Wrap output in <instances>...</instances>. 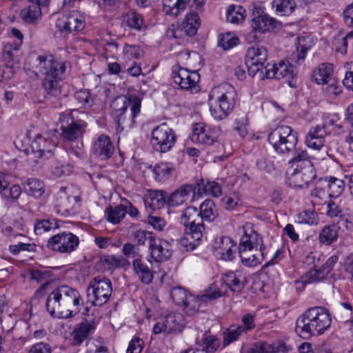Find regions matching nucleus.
I'll use <instances>...</instances> for the list:
<instances>
[{
  "label": "nucleus",
  "instance_id": "nucleus-32",
  "mask_svg": "<svg viewBox=\"0 0 353 353\" xmlns=\"http://www.w3.org/2000/svg\"><path fill=\"white\" fill-rule=\"evenodd\" d=\"M277 25L278 21L267 14L254 17L252 19V28H254V30H258L259 33L270 31L276 28Z\"/></svg>",
  "mask_w": 353,
  "mask_h": 353
},
{
  "label": "nucleus",
  "instance_id": "nucleus-51",
  "mask_svg": "<svg viewBox=\"0 0 353 353\" xmlns=\"http://www.w3.org/2000/svg\"><path fill=\"white\" fill-rule=\"evenodd\" d=\"M327 274L323 272V270L320 268L319 269H313L308 271L305 276H302L301 281H297V285H305L307 283H312L319 282L323 280Z\"/></svg>",
  "mask_w": 353,
  "mask_h": 353
},
{
  "label": "nucleus",
  "instance_id": "nucleus-29",
  "mask_svg": "<svg viewBox=\"0 0 353 353\" xmlns=\"http://www.w3.org/2000/svg\"><path fill=\"white\" fill-rule=\"evenodd\" d=\"M345 229L342 225L332 223L325 226L319 232V243L325 245H330L335 242L339 236V230Z\"/></svg>",
  "mask_w": 353,
  "mask_h": 353
},
{
  "label": "nucleus",
  "instance_id": "nucleus-17",
  "mask_svg": "<svg viewBox=\"0 0 353 353\" xmlns=\"http://www.w3.org/2000/svg\"><path fill=\"white\" fill-rule=\"evenodd\" d=\"M170 296L176 305L183 306L190 314L197 311L200 307L199 301L181 287L173 288Z\"/></svg>",
  "mask_w": 353,
  "mask_h": 353
},
{
  "label": "nucleus",
  "instance_id": "nucleus-49",
  "mask_svg": "<svg viewBox=\"0 0 353 353\" xmlns=\"http://www.w3.org/2000/svg\"><path fill=\"white\" fill-rule=\"evenodd\" d=\"M245 333L243 330L238 325H231L227 328L223 333V343L224 346H227L230 343L238 340L239 336Z\"/></svg>",
  "mask_w": 353,
  "mask_h": 353
},
{
  "label": "nucleus",
  "instance_id": "nucleus-22",
  "mask_svg": "<svg viewBox=\"0 0 353 353\" xmlns=\"http://www.w3.org/2000/svg\"><path fill=\"white\" fill-rule=\"evenodd\" d=\"M181 223L185 229H199L205 231V225L202 223V218L199 216V210L195 207H188L181 215Z\"/></svg>",
  "mask_w": 353,
  "mask_h": 353
},
{
  "label": "nucleus",
  "instance_id": "nucleus-41",
  "mask_svg": "<svg viewBox=\"0 0 353 353\" xmlns=\"http://www.w3.org/2000/svg\"><path fill=\"white\" fill-rule=\"evenodd\" d=\"M310 47V38L309 37L298 38L296 52L291 55V59L296 63H299V61L305 59V54Z\"/></svg>",
  "mask_w": 353,
  "mask_h": 353
},
{
  "label": "nucleus",
  "instance_id": "nucleus-31",
  "mask_svg": "<svg viewBox=\"0 0 353 353\" xmlns=\"http://www.w3.org/2000/svg\"><path fill=\"white\" fill-rule=\"evenodd\" d=\"M312 77L318 84L327 83L330 79L334 78L332 65L329 63H321L313 70Z\"/></svg>",
  "mask_w": 353,
  "mask_h": 353
},
{
  "label": "nucleus",
  "instance_id": "nucleus-33",
  "mask_svg": "<svg viewBox=\"0 0 353 353\" xmlns=\"http://www.w3.org/2000/svg\"><path fill=\"white\" fill-rule=\"evenodd\" d=\"M132 270L138 279L144 284H150L153 279V273L143 260L132 261Z\"/></svg>",
  "mask_w": 353,
  "mask_h": 353
},
{
  "label": "nucleus",
  "instance_id": "nucleus-57",
  "mask_svg": "<svg viewBox=\"0 0 353 353\" xmlns=\"http://www.w3.org/2000/svg\"><path fill=\"white\" fill-rule=\"evenodd\" d=\"M323 85L324 92L331 99L335 98L341 92V87L335 78L330 79L327 83Z\"/></svg>",
  "mask_w": 353,
  "mask_h": 353
},
{
  "label": "nucleus",
  "instance_id": "nucleus-21",
  "mask_svg": "<svg viewBox=\"0 0 353 353\" xmlns=\"http://www.w3.org/2000/svg\"><path fill=\"white\" fill-rule=\"evenodd\" d=\"M199 229H185L183 236L178 240L179 244L185 251H192L202 241L205 231Z\"/></svg>",
  "mask_w": 353,
  "mask_h": 353
},
{
  "label": "nucleus",
  "instance_id": "nucleus-36",
  "mask_svg": "<svg viewBox=\"0 0 353 353\" xmlns=\"http://www.w3.org/2000/svg\"><path fill=\"white\" fill-rule=\"evenodd\" d=\"M168 333L181 332L184 327V319L180 313H172L163 319Z\"/></svg>",
  "mask_w": 353,
  "mask_h": 353
},
{
  "label": "nucleus",
  "instance_id": "nucleus-23",
  "mask_svg": "<svg viewBox=\"0 0 353 353\" xmlns=\"http://www.w3.org/2000/svg\"><path fill=\"white\" fill-rule=\"evenodd\" d=\"M239 256L242 263L248 267H255L260 264L265 257V252L259 249H252L239 246Z\"/></svg>",
  "mask_w": 353,
  "mask_h": 353
},
{
  "label": "nucleus",
  "instance_id": "nucleus-44",
  "mask_svg": "<svg viewBox=\"0 0 353 353\" xmlns=\"http://www.w3.org/2000/svg\"><path fill=\"white\" fill-rule=\"evenodd\" d=\"M199 213V216L202 218V223L203 220L212 221L218 215L214 203L210 199L205 200L201 204Z\"/></svg>",
  "mask_w": 353,
  "mask_h": 353
},
{
  "label": "nucleus",
  "instance_id": "nucleus-20",
  "mask_svg": "<svg viewBox=\"0 0 353 353\" xmlns=\"http://www.w3.org/2000/svg\"><path fill=\"white\" fill-rule=\"evenodd\" d=\"M149 250L150 256L157 262L165 261L172 254L170 244L167 241L160 239H151Z\"/></svg>",
  "mask_w": 353,
  "mask_h": 353
},
{
  "label": "nucleus",
  "instance_id": "nucleus-7",
  "mask_svg": "<svg viewBox=\"0 0 353 353\" xmlns=\"http://www.w3.org/2000/svg\"><path fill=\"white\" fill-rule=\"evenodd\" d=\"M245 282L246 279L242 272L239 270L227 272L221 279V286L219 287L217 283H214L207 291L204 297L216 299L225 295L228 289L233 292H240L244 288Z\"/></svg>",
  "mask_w": 353,
  "mask_h": 353
},
{
  "label": "nucleus",
  "instance_id": "nucleus-45",
  "mask_svg": "<svg viewBox=\"0 0 353 353\" xmlns=\"http://www.w3.org/2000/svg\"><path fill=\"white\" fill-rule=\"evenodd\" d=\"M200 19L196 12H190L186 15L183 23V29L187 35L194 36L196 34L200 26Z\"/></svg>",
  "mask_w": 353,
  "mask_h": 353
},
{
  "label": "nucleus",
  "instance_id": "nucleus-38",
  "mask_svg": "<svg viewBox=\"0 0 353 353\" xmlns=\"http://www.w3.org/2000/svg\"><path fill=\"white\" fill-rule=\"evenodd\" d=\"M327 208V215L330 218L336 219L335 223L342 225L343 228L347 229L350 222L343 216L340 206L334 201H330Z\"/></svg>",
  "mask_w": 353,
  "mask_h": 353
},
{
  "label": "nucleus",
  "instance_id": "nucleus-62",
  "mask_svg": "<svg viewBox=\"0 0 353 353\" xmlns=\"http://www.w3.org/2000/svg\"><path fill=\"white\" fill-rule=\"evenodd\" d=\"M74 98L81 107L91 105L90 94L86 90L77 91L74 94Z\"/></svg>",
  "mask_w": 353,
  "mask_h": 353
},
{
  "label": "nucleus",
  "instance_id": "nucleus-60",
  "mask_svg": "<svg viewBox=\"0 0 353 353\" xmlns=\"http://www.w3.org/2000/svg\"><path fill=\"white\" fill-rule=\"evenodd\" d=\"M235 130L238 132L241 137H245L248 134L247 125L248 120L246 115H241L235 119Z\"/></svg>",
  "mask_w": 353,
  "mask_h": 353
},
{
  "label": "nucleus",
  "instance_id": "nucleus-28",
  "mask_svg": "<svg viewBox=\"0 0 353 353\" xmlns=\"http://www.w3.org/2000/svg\"><path fill=\"white\" fill-rule=\"evenodd\" d=\"M327 134L324 125L312 128L305 138V143L309 148L319 150L324 146L325 137Z\"/></svg>",
  "mask_w": 353,
  "mask_h": 353
},
{
  "label": "nucleus",
  "instance_id": "nucleus-4",
  "mask_svg": "<svg viewBox=\"0 0 353 353\" xmlns=\"http://www.w3.org/2000/svg\"><path fill=\"white\" fill-rule=\"evenodd\" d=\"M141 99L135 95H120L111 103L112 115L118 128H132L141 110Z\"/></svg>",
  "mask_w": 353,
  "mask_h": 353
},
{
  "label": "nucleus",
  "instance_id": "nucleus-56",
  "mask_svg": "<svg viewBox=\"0 0 353 353\" xmlns=\"http://www.w3.org/2000/svg\"><path fill=\"white\" fill-rule=\"evenodd\" d=\"M122 252L125 257L132 259V261L142 259L140 249L137 245L130 243H125L123 246Z\"/></svg>",
  "mask_w": 353,
  "mask_h": 353
},
{
  "label": "nucleus",
  "instance_id": "nucleus-5",
  "mask_svg": "<svg viewBox=\"0 0 353 353\" xmlns=\"http://www.w3.org/2000/svg\"><path fill=\"white\" fill-rule=\"evenodd\" d=\"M236 93L232 85L224 83L214 88L209 99L214 100L219 105V110L210 108V112L214 119L223 120L233 110L236 104Z\"/></svg>",
  "mask_w": 353,
  "mask_h": 353
},
{
  "label": "nucleus",
  "instance_id": "nucleus-14",
  "mask_svg": "<svg viewBox=\"0 0 353 353\" xmlns=\"http://www.w3.org/2000/svg\"><path fill=\"white\" fill-rule=\"evenodd\" d=\"M79 238L69 232H63L49 238L46 247L59 253L69 254L79 245Z\"/></svg>",
  "mask_w": 353,
  "mask_h": 353
},
{
  "label": "nucleus",
  "instance_id": "nucleus-6",
  "mask_svg": "<svg viewBox=\"0 0 353 353\" xmlns=\"http://www.w3.org/2000/svg\"><path fill=\"white\" fill-rule=\"evenodd\" d=\"M268 141L279 154H291L298 143V135L290 126L279 125L268 135Z\"/></svg>",
  "mask_w": 353,
  "mask_h": 353
},
{
  "label": "nucleus",
  "instance_id": "nucleus-3",
  "mask_svg": "<svg viewBox=\"0 0 353 353\" xmlns=\"http://www.w3.org/2000/svg\"><path fill=\"white\" fill-rule=\"evenodd\" d=\"M331 323V316L326 308L310 307L297 319L296 332L303 339H309L322 334L330 327Z\"/></svg>",
  "mask_w": 353,
  "mask_h": 353
},
{
  "label": "nucleus",
  "instance_id": "nucleus-34",
  "mask_svg": "<svg viewBox=\"0 0 353 353\" xmlns=\"http://www.w3.org/2000/svg\"><path fill=\"white\" fill-rule=\"evenodd\" d=\"M239 245L252 249L256 248L263 252L265 250L261 236L254 230H251L250 233H248V230H245Z\"/></svg>",
  "mask_w": 353,
  "mask_h": 353
},
{
  "label": "nucleus",
  "instance_id": "nucleus-15",
  "mask_svg": "<svg viewBox=\"0 0 353 353\" xmlns=\"http://www.w3.org/2000/svg\"><path fill=\"white\" fill-rule=\"evenodd\" d=\"M172 77L174 83L181 89L191 92L199 90V74L195 70H189L179 65L172 67Z\"/></svg>",
  "mask_w": 353,
  "mask_h": 353
},
{
  "label": "nucleus",
  "instance_id": "nucleus-61",
  "mask_svg": "<svg viewBox=\"0 0 353 353\" xmlns=\"http://www.w3.org/2000/svg\"><path fill=\"white\" fill-rule=\"evenodd\" d=\"M36 245L34 243H23L19 241L18 244L10 245L9 250L13 254H18L21 251H35Z\"/></svg>",
  "mask_w": 353,
  "mask_h": 353
},
{
  "label": "nucleus",
  "instance_id": "nucleus-50",
  "mask_svg": "<svg viewBox=\"0 0 353 353\" xmlns=\"http://www.w3.org/2000/svg\"><path fill=\"white\" fill-rule=\"evenodd\" d=\"M163 10L167 14L176 16L185 7V0H162Z\"/></svg>",
  "mask_w": 353,
  "mask_h": 353
},
{
  "label": "nucleus",
  "instance_id": "nucleus-53",
  "mask_svg": "<svg viewBox=\"0 0 353 353\" xmlns=\"http://www.w3.org/2000/svg\"><path fill=\"white\" fill-rule=\"evenodd\" d=\"M59 228L55 219H43L37 221L34 225V231L37 234H42L44 232L54 231Z\"/></svg>",
  "mask_w": 353,
  "mask_h": 353
},
{
  "label": "nucleus",
  "instance_id": "nucleus-48",
  "mask_svg": "<svg viewBox=\"0 0 353 353\" xmlns=\"http://www.w3.org/2000/svg\"><path fill=\"white\" fill-rule=\"evenodd\" d=\"M245 10L241 6L230 5L228 8L226 19L231 23L238 24L245 18Z\"/></svg>",
  "mask_w": 353,
  "mask_h": 353
},
{
  "label": "nucleus",
  "instance_id": "nucleus-54",
  "mask_svg": "<svg viewBox=\"0 0 353 353\" xmlns=\"http://www.w3.org/2000/svg\"><path fill=\"white\" fill-rule=\"evenodd\" d=\"M239 38L232 33L223 34L219 39V46L225 50L231 49L239 43Z\"/></svg>",
  "mask_w": 353,
  "mask_h": 353
},
{
  "label": "nucleus",
  "instance_id": "nucleus-35",
  "mask_svg": "<svg viewBox=\"0 0 353 353\" xmlns=\"http://www.w3.org/2000/svg\"><path fill=\"white\" fill-rule=\"evenodd\" d=\"M145 168H148L154 175V179L157 181H164L170 178L174 168L168 163H160L155 166L145 163L143 165Z\"/></svg>",
  "mask_w": 353,
  "mask_h": 353
},
{
  "label": "nucleus",
  "instance_id": "nucleus-37",
  "mask_svg": "<svg viewBox=\"0 0 353 353\" xmlns=\"http://www.w3.org/2000/svg\"><path fill=\"white\" fill-rule=\"evenodd\" d=\"M23 185L24 191L35 198H40L45 192L44 183L38 179H28Z\"/></svg>",
  "mask_w": 353,
  "mask_h": 353
},
{
  "label": "nucleus",
  "instance_id": "nucleus-58",
  "mask_svg": "<svg viewBox=\"0 0 353 353\" xmlns=\"http://www.w3.org/2000/svg\"><path fill=\"white\" fill-rule=\"evenodd\" d=\"M296 221L299 223L316 225L318 223V216L314 211L305 210L298 214Z\"/></svg>",
  "mask_w": 353,
  "mask_h": 353
},
{
  "label": "nucleus",
  "instance_id": "nucleus-11",
  "mask_svg": "<svg viewBox=\"0 0 353 353\" xmlns=\"http://www.w3.org/2000/svg\"><path fill=\"white\" fill-rule=\"evenodd\" d=\"M150 142L155 151L165 153L174 146L176 137L172 128L162 123L152 130Z\"/></svg>",
  "mask_w": 353,
  "mask_h": 353
},
{
  "label": "nucleus",
  "instance_id": "nucleus-9",
  "mask_svg": "<svg viewBox=\"0 0 353 353\" xmlns=\"http://www.w3.org/2000/svg\"><path fill=\"white\" fill-rule=\"evenodd\" d=\"M112 283L102 276L92 279L87 290L88 301L95 306H102L110 299L112 294Z\"/></svg>",
  "mask_w": 353,
  "mask_h": 353
},
{
  "label": "nucleus",
  "instance_id": "nucleus-55",
  "mask_svg": "<svg viewBox=\"0 0 353 353\" xmlns=\"http://www.w3.org/2000/svg\"><path fill=\"white\" fill-rule=\"evenodd\" d=\"M13 50H14V49L13 48V45L11 42H8L4 46L3 58L6 65L9 68H12L14 63H18V59Z\"/></svg>",
  "mask_w": 353,
  "mask_h": 353
},
{
  "label": "nucleus",
  "instance_id": "nucleus-8",
  "mask_svg": "<svg viewBox=\"0 0 353 353\" xmlns=\"http://www.w3.org/2000/svg\"><path fill=\"white\" fill-rule=\"evenodd\" d=\"M85 117L84 112H80L77 110L62 114L60 118L62 137L69 141L81 137L87 126L83 119Z\"/></svg>",
  "mask_w": 353,
  "mask_h": 353
},
{
  "label": "nucleus",
  "instance_id": "nucleus-16",
  "mask_svg": "<svg viewBox=\"0 0 353 353\" xmlns=\"http://www.w3.org/2000/svg\"><path fill=\"white\" fill-rule=\"evenodd\" d=\"M306 165L300 168L290 167L288 171V183L293 188L307 187L315 178L312 163H305Z\"/></svg>",
  "mask_w": 353,
  "mask_h": 353
},
{
  "label": "nucleus",
  "instance_id": "nucleus-46",
  "mask_svg": "<svg viewBox=\"0 0 353 353\" xmlns=\"http://www.w3.org/2000/svg\"><path fill=\"white\" fill-rule=\"evenodd\" d=\"M272 4L275 12L281 16L290 15L296 6L294 0H274Z\"/></svg>",
  "mask_w": 353,
  "mask_h": 353
},
{
  "label": "nucleus",
  "instance_id": "nucleus-27",
  "mask_svg": "<svg viewBox=\"0 0 353 353\" xmlns=\"http://www.w3.org/2000/svg\"><path fill=\"white\" fill-rule=\"evenodd\" d=\"M216 139L215 133L210 129H207L203 123H199L194 125L193 132L191 135L193 142L210 145L213 144Z\"/></svg>",
  "mask_w": 353,
  "mask_h": 353
},
{
  "label": "nucleus",
  "instance_id": "nucleus-64",
  "mask_svg": "<svg viewBox=\"0 0 353 353\" xmlns=\"http://www.w3.org/2000/svg\"><path fill=\"white\" fill-rule=\"evenodd\" d=\"M352 38H353V32L347 33L346 36L342 39L335 38L334 46L336 50L341 54H345L348 45L347 41Z\"/></svg>",
  "mask_w": 353,
  "mask_h": 353
},
{
  "label": "nucleus",
  "instance_id": "nucleus-30",
  "mask_svg": "<svg viewBox=\"0 0 353 353\" xmlns=\"http://www.w3.org/2000/svg\"><path fill=\"white\" fill-rule=\"evenodd\" d=\"M95 330V323L94 321H85L81 323L72 332L74 343L76 345H80L90 334L93 333Z\"/></svg>",
  "mask_w": 353,
  "mask_h": 353
},
{
  "label": "nucleus",
  "instance_id": "nucleus-63",
  "mask_svg": "<svg viewBox=\"0 0 353 353\" xmlns=\"http://www.w3.org/2000/svg\"><path fill=\"white\" fill-rule=\"evenodd\" d=\"M275 348L268 343H256L248 353H274Z\"/></svg>",
  "mask_w": 353,
  "mask_h": 353
},
{
  "label": "nucleus",
  "instance_id": "nucleus-12",
  "mask_svg": "<svg viewBox=\"0 0 353 353\" xmlns=\"http://www.w3.org/2000/svg\"><path fill=\"white\" fill-rule=\"evenodd\" d=\"M72 190V187H61L55 196L54 208L62 216L74 214L77 206L80 205L81 197L79 194L71 195Z\"/></svg>",
  "mask_w": 353,
  "mask_h": 353
},
{
  "label": "nucleus",
  "instance_id": "nucleus-18",
  "mask_svg": "<svg viewBox=\"0 0 353 353\" xmlns=\"http://www.w3.org/2000/svg\"><path fill=\"white\" fill-rule=\"evenodd\" d=\"M57 26L61 31L79 32L85 28V20L79 12L72 10L58 20Z\"/></svg>",
  "mask_w": 353,
  "mask_h": 353
},
{
  "label": "nucleus",
  "instance_id": "nucleus-13",
  "mask_svg": "<svg viewBox=\"0 0 353 353\" xmlns=\"http://www.w3.org/2000/svg\"><path fill=\"white\" fill-rule=\"evenodd\" d=\"M298 74L296 67L288 62H280L278 65L268 63V70L265 71V74L261 75V79L276 78L281 79H286L288 85L292 88L296 87V82L294 79Z\"/></svg>",
  "mask_w": 353,
  "mask_h": 353
},
{
  "label": "nucleus",
  "instance_id": "nucleus-59",
  "mask_svg": "<svg viewBox=\"0 0 353 353\" xmlns=\"http://www.w3.org/2000/svg\"><path fill=\"white\" fill-rule=\"evenodd\" d=\"M203 340V350L206 353H214L219 347V341L214 336H206Z\"/></svg>",
  "mask_w": 353,
  "mask_h": 353
},
{
  "label": "nucleus",
  "instance_id": "nucleus-52",
  "mask_svg": "<svg viewBox=\"0 0 353 353\" xmlns=\"http://www.w3.org/2000/svg\"><path fill=\"white\" fill-rule=\"evenodd\" d=\"M124 21L130 28L140 31L143 26L142 16L134 11H129L124 16Z\"/></svg>",
  "mask_w": 353,
  "mask_h": 353
},
{
  "label": "nucleus",
  "instance_id": "nucleus-47",
  "mask_svg": "<svg viewBox=\"0 0 353 353\" xmlns=\"http://www.w3.org/2000/svg\"><path fill=\"white\" fill-rule=\"evenodd\" d=\"M292 154H293L294 157L289 161L290 167H296V168L306 165V162L312 163L306 150H303L296 145V149Z\"/></svg>",
  "mask_w": 353,
  "mask_h": 353
},
{
  "label": "nucleus",
  "instance_id": "nucleus-25",
  "mask_svg": "<svg viewBox=\"0 0 353 353\" xmlns=\"http://www.w3.org/2000/svg\"><path fill=\"white\" fill-rule=\"evenodd\" d=\"M32 3L23 8L20 13L21 19L28 23H35L41 18L40 6H47L49 0H29Z\"/></svg>",
  "mask_w": 353,
  "mask_h": 353
},
{
  "label": "nucleus",
  "instance_id": "nucleus-2",
  "mask_svg": "<svg viewBox=\"0 0 353 353\" xmlns=\"http://www.w3.org/2000/svg\"><path fill=\"white\" fill-rule=\"evenodd\" d=\"M35 66L43 75L42 86L48 97H58L61 93V82L65 77V63L56 60L51 54L39 55Z\"/></svg>",
  "mask_w": 353,
  "mask_h": 353
},
{
  "label": "nucleus",
  "instance_id": "nucleus-39",
  "mask_svg": "<svg viewBox=\"0 0 353 353\" xmlns=\"http://www.w3.org/2000/svg\"><path fill=\"white\" fill-rule=\"evenodd\" d=\"M30 146L32 152L39 153V155L42 156L46 152H51L52 148L55 146V144L52 141L48 140V139L38 134L34 140L32 141Z\"/></svg>",
  "mask_w": 353,
  "mask_h": 353
},
{
  "label": "nucleus",
  "instance_id": "nucleus-26",
  "mask_svg": "<svg viewBox=\"0 0 353 353\" xmlns=\"http://www.w3.org/2000/svg\"><path fill=\"white\" fill-rule=\"evenodd\" d=\"M236 251V243L229 236L219 239L215 247V252L224 261H232Z\"/></svg>",
  "mask_w": 353,
  "mask_h": 353
},
{
  "label": "nucleus",
  "instance_id": "nucleus-43",
  "mask_svg": "<svg viewBox=\"0 0 353 353\" xmlns=\"http://www.w3.org/2000/svg\"><path fill=\"white\" fill-rule=\"evenodd\" d=\"M167 193L162 190L150 191L147 203L153 210L160 209L167 204Z\"/></svg>",
  "mask_w": 353,
  "mask_h": 353
},
{
  "label": "nucleus",
  "instance_id": "nucleus-10",
  "mask_svg": "<svg viewBox=\"0 0 353 353\" xmlns=\"http://www.w3.org/2000/svg\"><path fill=\"white\" fill-rule=\"evenodd\" d=\"M268 51L265 48L260 46H254L247 50L245 63L248 73L254 77L258 75L261 79V75L265 74L268 70Z\"/></svg>",
  "mask_w": 353,
  "mask_h": 353
},
{
  "label": "nucleus",
  "instance_id": "nucleus-19",
  "mask_svg": "<svg viewBox=\"0 0 353 353\" xmlns=\"http://www.w3.org/2000/svg\"><path fill=\"white\" fill-rule=\"evenodd\" d=\"M114 150V147L110 138L105 134H100L94 141L91 149L93 155L101 160L110 159Z\"/></svg>",
  "mask_w": 353,
  "mask_h": 353
},
{
  "label": "nucleus",
  "instance_id": "nucleus-40",
  "mask_svg": "<svg viewBox=\"0 0 353 353\" xmlns=\"http://www.w3.org/2000/svg\"><path fill=\"white\" fill-rule=\"evenodd\" d=\"M126 211L124 210L122 200L119 205L112 207L111 205L106 208L105 210V217L107 221L111 223H119L125 216Z\"/></svg>",
  "mask_w": 353,
  "mask_h": 353
},
{
  "label": "nucleus",
  "instance_id": "nucleus-24",
  "mask_svg": "<svg viewBox=\"0 0 353 353\" xmlns=\"http://www.w3.org/2000/svg\"><path fill=\"white\" fill-rule=\"evenodd\" d=\"M195 187L192 184H183L172 192L167 199L169 206H178L188 201L191 194L194 193Z\"/></svg>",
  "mask_w": 353,
  "mask_h": 353
},
{
  "label": "nucleus",
  "instance_id": "nucleus-1",
  "mask_svg": "<svg viewBox=\"0 0 353 353\" xmlns=\"http://www.w3.org/2000/svg\"><path fill=\"white\" fill-rule=\"evenodd\" d=\"M83 300L79 292L68 286H61L52 291L46 300V309L51 316L68 319L80 312Z\"/></svg>",
  "mask_w": 353,
  "mask_h": 353
},
{
  "label": "nucleus",
  "instance_id": "nucleus-42",
  "mask_svg": "<svg viewBox=\"0 0 353 353\" xmlns=\"http://www.w3.org/2000/svg\"><path fill=\"white\" fill-rule=\"evenodd\" d=\"M325 181L327 182L330 197L337 198L343 193L345 186V183L343 180L334 176H330L325 178Z\"/></svg>",
  "mask_w": 353,
  "mask_h": 353
}]
</instances>
